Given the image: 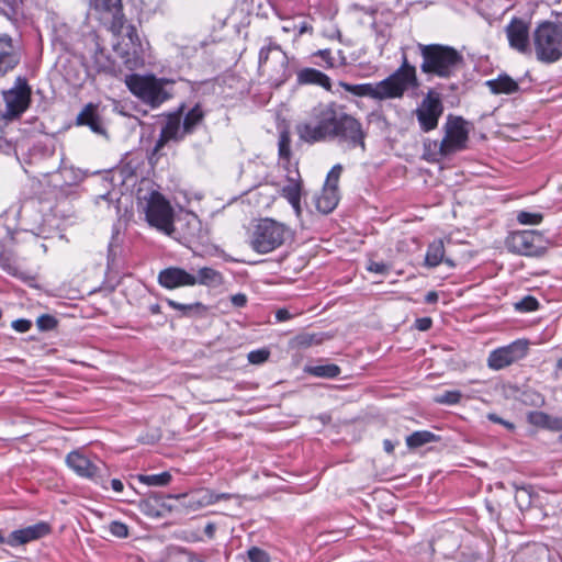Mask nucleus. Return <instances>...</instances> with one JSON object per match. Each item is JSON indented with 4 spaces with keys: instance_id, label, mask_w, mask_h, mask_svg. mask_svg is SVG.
<instances>
[{
    "instance_id": "f257e3e1",
    "label": "nucleus",
    "mask_w": 562,
    "mask_h": 562,
    "mask_svg": "<svg viewBox=\"0 0 562 562\" xmlns=\"http://www.w3.org/2000/svg\"><path fill=\"white\" fill-rule=\"evenodd\" d=\"M295 132L307 144L336 140L348 149L366 150V137L361 122L334 101L319 102L299 122Z\"/></svg>"
},
{
    "instance_id": "f03ea898",
    "label": "nucleus",
    "mask_w": 562,
    "mask_h": 562,
    "mask_svg": "<svg viewBox=\"0 0 562 562\" xmlns=\"http://www.w3.org/2000/svg\"><path fill=\"white\" fill-rule=\"evenodd\" d=\"M341 87L358 97H369L374 100L400 99L409 89L418 88L416 68L403 55L402 65L392 75L375 83L350 85L340 83Z\"/></svg>"
},
{
    "instance_id": "7ed1b4c3",
    "label": "nucleus",
    "mask_w": 562,
    "mask_h": 562,
    "mask_svg": "<svg viewBox=\"0 0 562 562\" xmlns=\"http://www.w3.org/2000/svg\"><path fill=\"white\" fill-rule=\"evenodd\" d=\"M423 63L420 69L424 74L440 78H450L461 68L462 55L453 47L440 44H419Z\"/></svg>"
},
{
    "instance_id": "20e7f679",
    "label": "nucleus",
    "mask_w": 562,
    "mask_h": 562,
    "mask_svg": "<svg viewBox=\"0 0 562 562\" xmlns=\"http://www.w3.org/2000/svg\"><path fill=\"white\" fill-rule=\"evenodd\" d=\"M532 50L543 64H553L562 57V29L554 22H541L532 33Z\"/></svg>"
},
{
    "instance_id": "39448f33",
    "label": "nucleus",
    "mask_w": 562,
    "mask_h": 562,
    "mask_svg": "<svg viewBox=\"0 0 562 562\" xmlns=\"http://www.w3.org/2000/svg\"><path fill=\"white\" fill-rule=\"evenodd\" d=\"M125 82L135 97L153 109L160 106L171 97V93L166 89L168 82L154 76L135 74L126 77Z\"/></svg>"
},
{
    "instance_id": "423d86ee",
    "label": "nucleus",
    "mask_w": 562,
    "mask_h": 562,
    "mask_svg": "<svg viewBox=\"0 0 562 562\" xmlns=\"http://www.w3.org/2000/svg\"><path fill=\"white\" fill-rule=\"evenodd\" d=\"M288 236V228L271 218L261 220L250 236V247L258 254H268L280 247Z\"/></svg>"
},
{
    "instance_id": "0eeeda50",
    "label": "nucleus",
    "mask_w": 562,
    "mask_h": 562,
    "mask_svg": "<svg viewBox=\"0 0 562 562\" xmlns=\"http://www.w3.org/2000/svg\"><path fill=\"white\" fill-rule=\"evenodd\" d=\"M465 125L467 123L462 117L452 115L448 116L443 126V138L440 143H434V146L438 147V154L441 157H448L467 148L469 131Z\"/></svg>"
},
{
    "instance_id": "6e6552de",
    "label": "nucleus",
    "mask_w": 562,
    "mask_h": 562,
    "mask_svg": "<svg viewBox=\"0 0 562 562\" xmlns=\"http://www.w3.org/2000/svg\"><path fill=\"white\" fill-rule=\"evenodd\" d=\"M147 222L164 232L171 235L173 232V211L169 202L159 193L151 192L145 207Z\"/></svg>"
},
{
    "instance_id": "1a4fd4ad",
    "label": "nucleus",
    "mask_w": 562,
    "mask_h": 562,
    "mask_svg": "<svg viewBox=\"0 0 562 562\" xmlns=\"http://www.w3.org/2000/svg\"><path fill=\"white\" fill-rule=\"evenodd\" d=\"M509 251L530 257H539L546 251L543 235L538 231H518L512 233L506 239Z\"/></svg>"
},
{
    "instance_id": "9d476101",
    "label": "nucleus",
    "mask_w": 562,
    "mask_h": 562,
    "mask_svg": "<svg viewBox=\"0 0 562 562\" xmlns=\"http://www.w3.org/2000/svg\"><path fill=\"white\" fill-rule=\"evenodd\" d=\"M66 464L79 476L95 483H102L106 473L105 464L99 460H91L81 450H74L66 457Z\"/></svg>"
},
{
    "instance_id": "9b49d317",
    "label": "nucleus",
    "mask_w": 562,
    "mask_h": 562,
    "mask_svg": "<svg viewBox=\"0 0 562 562\" xmlns=\"http://www.w3.org/2000/svg\"><path fill=\"white\" fill-rule=\"evenodd\" d=\"M443 113V104L440 95L430 90L423 99L415 114L423 132H430L438 126V121Z\"/></svg>"
},
{
    "instance_id": "f8f14e48",
    "label": "nucleus",
    "mask_w": 562,
    "mask_h": 562,
    "mask_svg": "<svg viewBox=\"0 0 562 562\" xmlns=\"http://www.w3.org/2000/svg\"><path fill=\"white\" fill-rule=\"evenodd\" d=\"M528 341L518 339L507 346L493 350L487 358V366L493 370L504 369L526 357Z\"/></svg>"
},
{
    "instance_id": "ddd939ff",
    "label": "nucleus",
    "mask_w": 562,
    "mask_h": 562,
    "mask_svg": "<svg viewBox=\"0 0 562 562\" xmlns=\"http://www.w3.org/2000/svg\"><path fill=\"white\" fill-rule=\"evenodd\" d=\"M31 90L25 80L18 79V85L11 90L4 92L5 116L16 117L23 113L30 103Z\"/></svg>"
},
{
    "instance_id": "4468645a",
    "label": "nucleus",
    "mask_w": 562,
    "mask_h": 562,
    "mask_svg": "<svg viewBox=\"0 0 562 562\" xmlns=\"http://www.w3.org/2000/svg\"><path fill=\"white\" fill-rule=\"evenodd\" d=\"M123 34L121 46V55L125 59V64L130 67L136 66L143 59L144 47L140 38L133 25L123 27L120 33Z\"/></svg>"
},
{
    "instance_id": "2eb2a0df",
    "label": "nucleus",
    "mask_w": 562,
    "mask_h": 562,
    "mask_svg": "<svg viewBox=\"0 0 562 562\" xmlns=\"http://www.w3.org/2000/svg\"><path fill=\"white\" fill-rule=\"evenodd\" d=\"M509 46L521 54H531L529 26L520 19H513L506 26Z\"/></svg>"
},
{
    "instance_id": "dca6fc26",
    "label": "nucleus",
    "mask_w": 562,
    "mask_h": 562,
    "mask_svg": "<svg viewBox=\"0 0 562 562\" xmlns=\"http://www.w3.org/2000/svg\"><path fill=\"white\" fill-rule=\"evenodd\" d=\"M49 532L50 526L45 521H40L32 526L12 531L8 536L5 543L10 547H18L38 540L47 536Z\"/></svg>"
},
{
    "instance_id": "f3484780",
    "label": "nucleus",
    "mask_w": 562,
    "mask_h": 562,
    "mask_svg": "<svg viewBox=\"0 0 562 562\" xmlns=\"http://www.w3.org/2000/svg\"><path fill=\"white\" fill-rule=\"evenodd\" d=\"M158 282L166 289H176L195 285L198 284V279L194 274L189 273L182 268L169 267L159 272Z\"/></svg>"
},
{
    "instance_id": "a211bd4d",
    "label": "nucleus",
    "mask_w": 562,
    "mask_h": 562,
    "mask_svg": "<svg viewBox=\"0 0 562 562\" xmlns=\"http://www.w3.org/2000/svg\"><path fill=\"white\" fill-rule=\"evenodd\" d=\"M90 7L100 13L111 14V30L113 33H121L125 24L122 12V0H89Z\"/></svg>"
},
{
    "instance_id": "6ab92c4d",
    "label": "nucleus",
    "mask_w": 562,
    "mask_h": 562,
    "mask_svg": "<svg viewBox=\"0 0 562 562\" xmlns=\"http://www.w3.org/2000/svg\"><path fill=\"white\" fill-rule=\"evenodd\" d=\"M183 134V131L181 132L180 115H169L165 125L161 128L159 138L157 139L156 145L154 147V151L159 153L161 148L170 140H180Z\"/></svg>"
},
{
    "instance_id": "aec40b11",
    "label": "nucleus",
    "mask_w": 562,
    "mask_h": 562,
    "mask_svg": "<svg viewBox=\"0 0 562 562\" xmlns=\"http://www.w3.org/2000/svg\"><path fill=\"white\" fill-rule=\"evenodd\" d=\"M20 63V55L8 35L0 36V76L11 71Z\"/></svg>"
},
{
    "instance_id": "412c9836",
    "label": "nucleus",
    "mask_w": 562,
    "mask_h": 562,
    "mask_svg": "<svg viewBox=\"0 0 562 562\" xmlns=\"http://www.w3.org/2000/svg\"><path fill=\"white\" fill-rule=\"evenodd\" d=\"M296 80L299 85H315L324 88L326 91L331 90L330 78L315 68H303L299 70Z\"/></svg>"
},
{
    "instance_id": "4be33fe9",
    "label": "nucleus",
    "mask_w": 562,
    "mask_h": 562,
    "mask_svg": "<svg viewBox=\"0 0 562 562\" xmlns=\"http://www.w3.org/2000/svg\"><path fill=\"white\" fill-rule=\"evenodd\" d=\"M77 125H87L90 130L95 133L103 135L105 133L101 120L97 113V105L88 103L77 115Z\"/></svg>"
},
{
    "instance_id": "5701e85b",
    "label": "nucleus",
    "mask_w": 562,
    "mask_h": 562,
    "mask_svg": "<svg viewBox=\"0 0 562 562\" xmlns=\"http://www.w3.org/2000/svg\"><path fill=\"white\" fill-rule=\"evenodd\" d=\"M77 125H87L90 130L95 133L103 135L105 133L101 120L97 113V105L88 103L77 115Z\"/></svg>"
},
{
    "instance_id": "b1692460",
    "label": "nucleus",
    "mask_w": 562,
    "mask_h": 562,
    "mask_svg": "<svg viewBox=\"0 0 562 562\" xmlns=\"http://www.w3.org/2000/svg\"><path fill=\"white\" fill-rule=\"evenodd\" d=\"M77 125H87L90 130L95 133L103 135L105 133L101 120L97 113V105L88 103L77 115Z\"/></svg>"
},
{
    "instance_id": "393cba45",
    "label": "nucleus",
    "mask_w": 562,
    "mask_h": 562,
    "mask_svg": "<svg viewBox=\"0 0 562 562\" xmlns=\"http://www.w3.org/2000/svg\"><path fill=\"white\" fill-rule=\"evenodd\" d=\"M272 56V59L276 60L282 69H285L288 66V57L284 54V52L281 49V47L272 43L269 40V44L267 46H263L259 52V69L265 70V68L268 65L269 58Z\"/></svg>"
},
{
    "instance_id": "a878e982",
    "label": "nucleus",
    "mask_w": 562,
    "mask_h": 562,
    "mask_svg": "<svg viewBox=\"0 0 562 562\" xmlns=\"http://www.w3.org/2000/svg\"><path fill=\"white\" fill-rule=\"evenodd\" d=\"M338 201V189L324 186L322 192L315 196V206L321 213L328 214L337 206Z\"/></svg>"
},
{
    "instance_id": "bb28decb",
    "label": "nucleus",
    "mask_w": 562,
    "mask_h": 562,
    "mask_svg": "<svg viewBox=\"0 0 562 562\" xmlns=\"http://www.w3.org/2000/svg\"><path fill=\"white\" fill-rule=\"evenodd\" d=\"M485 85L493 94H512L519 90L518 82L506 74L495 79L487 80Z\"/></svg>"
},
{
    "instance_id": "cd10ccee",
    "label": "nucleus",
    "mask_w": 562,
    "mask_h": 562,
    "mask_svg": "<svg viewBox=\"0 0 562 562\" xmlns=\"http://www.w3.org/2000/svg\"><path fill=\"white\" fill-rule=\"evenodd\" d=\"M447 263L449 267H454V262L450 258H445V246L441 239L435 240L428 246L425 262L428 267H437L441 262Z\"/></svg>"
},
{
    "instance_id": "c85d7f7f",
    "label": "nucleus",
    "mask_w": 562,
    "mask_h": 562,
    "mask_svg": "<svg viewBox=\"0 0 562 562\" xmlns=\"http://www.w3.org/2000/svg\"><path fill=\"white\" fill-rule=\"evenodd\" d=\"M0 268L12 277L25 278L24 272L16 265L12 250L8 249L2 243H0Z\"/></svg>"
},
{
    "instance_id": "c756f323",
    "label": "nucleus",
    "mask_w": 562,
    "mask_h": 562,
    "mask_svg": "<svg viewBox=\"0 0 562 562\" xmlns=\"http://www.w3.org/2000/svg\"><path fill=\"white\" fill-rule=\"evenodd\" d=\"M216 503L215 493L209 490L199 491L190 495L186 506L192 510L213 505Z\"/></svg>"
},
{
    "instance_id": "7c9ffc66",
    "label": "nucleus",
    "mask_w": 562,
    "mask_h": 562,
    "mask_svg": "<svg viewBox=\"0 0 562 562\" xmlns=\"http://www.w3.org/2000/svg\"><path fill=\"white\" fill-rule=\"evenodd\" d=\"M281 195L285 198L294 209L296 215L301 214V184L295 181H291L284 186L281 190Z\"/></svg>"
},
{
    "instance_id": "2f4dec72",
    "label": "nucleus",
    "mask_w": 562,
    "mask_h": 562,
    "mask_svg": "<svg viewBox=\"0 0 562 562\" xmlns=\"http://www.w3.org/2000/svg\"><path fill=\"white\" fill-rule=\"evenodd\" d=\"M305 372L317 378L333 379L340 374L341 370L337 364L325 363L308 366L305 368Z\"/></svg>"
},
{
    "instance_id": "473e14b6",
    "label": "nucleus",
    "mask_w": 562,
    "mask_h": 562,
    "mask_svg": "<svg viewBox=\"0 0 562 562\" xmlns=\"http://www.w3.org/2000/svg\"><path fill=\"white\" fill-rule=\"evenodd\" d=\"M195 277L198 279L199 284L207 286L218 285L223 281L222 274L210 267H203L199 269L198 274Z\"/></svg>"
},
{
    "instance_id": "72a5a7b5",
    "label": "nucleus",
    "mask_w": 562,
    "mask_h": 562,
    "mask_svg": "<svg viewBox=\"0 0 562 562\" xmlns=\"http://www.w3.org/2000/svg\"><path fill=\"white\" fill-rule=\"evenodd\" d=\"M437 436L427 430L415 431L406 438L409 448H418L426 443L436 441Z\"/></svg>"
},
{
    "instance_id": "f704fd0d",
    "label": "nucleus",
    "mask_w": 562,
    "mask_h": 562,
    "mask_svg": "<svg viewBox=\"0 0 562 562\" xmlns=\"http://www.w3.org/2000/svg\"><path fill=\"white\" fill-rule=\"evenodd\" d=\"M204 113L199 104L193 106L184 116L183 133H191L193 128L203 120Z\"/></svg>"
},
{
    "instance_id": "c9c22d12",
    "label": "nucleus",
    "mask_w": 562,
    "mask_h": 562,
    "mask_svg": "<svg viewBox=\"0 0 562 562\" xmlns=\"http://www.w3.org/2000/svg\"><path fill=\"white\" fill-rule=\"evenodd\" d=\"M138 480L149 486H166L171 481V474L169 472H162L159 474L139 475Z\"/></svg>"
},
{
    "instance_id": "e433bc0d",
    "label": "nucleus",
    "mask_w": 562,
    "mask_h": 562,
    "mask_svg": "<svg viewBox=\"0 0 562 562\" xmlns=\"http://www.w3.org/2000/svg\"><path fill=\"white\" fill-rule=\"evenodd\" d=\"M169 557L173 559H186L187 562H205L198 554L181 547L169 548Z\"/></svg>"
},
{
    "instance_id": "4c0bfd02",
    "label": "nucleus",
    "mask_w": 562,
    "mask_h": 562,
    "mask_svg": "<svg viewBox=\"0 0 562 562\" xmlns=\"http://www.w3.org/2000/svg\"><path fill=\"white\" fill-rule=\"evenodd\" d=\"M160 501V497L157 494H151L147 498L140 501L139 508L140 510L149 516H159L160 513L158 509L155 508V505H157Z\"/></svg>"
},
{
    "instance_id": "58836bf2",
    "label": "nucleus",
    "mask_w": 562,
    "mask_h": 562,
    "mask_svg": "<svg viewBox=\"0 0 562 562\" xmlns=\"http://www.w3.org/2000/svg\"><path fill=\"white\" fill-rule=\"evenodd\" d=\"M167 304L179 311L181 316H190L195 312H199L203 308V305L201 303H193V304H181L173 300H167Z\"/></svg>"
},
{
    "instance_id": "ea45409f",
    "label": "nucleus",
    "mask_w": 562,
    "mask_h": 562,
    "mask_svg": "<svg viewBox=\"0 0 562 562\" xmlns=\"http://www.w3.org/2000/svg\"><path fill=\"white\" fill-rule=\"evenodd\" d=\"M542 220L543 215L538 212L520 211L517 214V222L521 225H538Z\"/></svg>"
},
{
    "instance_id": "a19ab883",
    "label": "nucleus",
    "mask_w": 562,
    "mask_h": 562,
    "mask_svg": "<svg viewBox=\"0 0 562 562\" xmlns=\"http://www.w3.org/2000/svg\"><path fill=\"white\" fill-rule=\"evenodd\" d=\"M462 397V394L460 391L452 390V391H445L442 394L438 395L436 397V402L439 404H448L453 405L458 404Z\"/></svg>"
},
{
    "instance_id": "79ce46f5",
    "label": "nucleus",
    "mask_w": 562,
    "mask_h": 562,
    "mask_svg": "<svg viewBox=\"0 0 562 562\" xmlns=\"http://www.w3.org/2000/svg\"><path fill=\"white\" fill-rule=\"evenodd\" d=\"M321 340L314 334H301L294 337L293 344L300 348H306L312 345L318 344Z\"/></svg>"
},
{
    "instance_id": "37998d69",
    "label": "nucleus",
    "mask_w": 562,
    "mask_h": 562,
    "mask_svg": "<svg viewBox=\"0 0 562 562\" xmlns=\"http://www.w3.org/2000/svg\"><path fill=\"white\" fill-rule=\"evenodd\" d=\"M36 325L42 331L52 330L57 326V319L52 315L44 314L37 317Z\"/></svg>"
},
{
    "instance_id": "c03bdc74",
    "label": "nucleus",
    "mask_w": 562,
    "mask_h": 562,
    "mask_svg": "<svg viewBox=\"0 0 562 562\" xmlns=\"http://www.w3.org/2000/svg\"><path fill=\"white\" fill-rule=\"evenodd\" d=\"M515 306L520 312H532L538 310L539 302L533 296H525Z\"/></svg>"
},
{
    "instance_id": "a18cd8bd",
    "label": "nucleus",
    "mask_w": 562,
    "mask_h": 562,
    "mask_svg": "<svg viewBox=\"0 0 562 562\" xmlns=\"http://www.w3.org/2000/svg\"><path fill=\"white\" fill-rule=\"evenodd\" d=\"M341 172H342V166L339 164L335 165L328 172L327 179H326V182L324 186L338 189V182H339Z\"/></svg>"
},
{
    "instance_id": "49530a36",
    "label": "nucleus",
    "mask_w": 562,
    "mask_h": 562,
    "mask_svg": "<svg viewBox=\"0 0 562 562\" xmlns=\"http://www.w3.org/2000/svg\"><path fill=\"white\" fill-rule=\"evenodd\" d=\"M290 137L286 133H282L279 138V156L283 159H289L291 155Z\"/></svg>"
},
{
    "instance_id": "de8ad7c7",
    "label": "nucleus",
    "mask_w": 562,
    "mask_h": 562,
    "mask_svg": "<svg viewBox=\"0 0 562 562\" xmlns=\"http://www.w3.org/2000/svg\"><path fill=\"white\" fill-rule=\"evenodd\" d=\"M248 559L250 562H269V555L266 551L260 548L252 547L247 551Z\"/></svg>"
},
{
    "instance_id": "09e8293b",
    "label": "nucleus",
    "mask_w": 562,
    "mask_h": 562,
    "mask_svg": "<svg viewBox=\"0 0 562 562\" xmlns=\"http://www.w3.org/2000/svg\"><path fill=\"white\" fill-rule=\"evenodd\" d=\"M270 352L267 349L252 350L248 353V361L252 364H261L268 360Z\"/></svg>"
},
{
    "instance_id": "8fccbe9b",
    "label": "nucleus",
    "mask_w": 562,
    "mask_h": 562,
    "mask_svg": "<svg viewBox=\"0 0 562 562\" xmlns=\"http://www.w3.org/2000/svg\"><path fill=\"white\" fill-rule=\"evenodd\" d=\"M110 532L117 538H126L128 536V528L121 521H112Z\"/></svg>"
},
{
    "instance_id": "3c124183",
    "label": "nucleus",
    "mask_w": 562,
    "mask_h": 562,
    "mask_svg": "<svg viewBox=\"0 0 562 562\" xmlns=\"http://www.w3.org/2000/svg\"><path fill=\"white\" fill-rule=\"evenodd\" d=\"M32 322L24 318H19L12 322V328L19 333H26L31 329Z\"/></svg>"
},
{
    "instance_id": "603ef678",
    "label": "nucleus",
    "mask_w": 562,
    "mask_h": 562,
    "mask_svg": "<svg viewBox=\"0 0 562 562\" xmlns=\"http://www.w3.org/2000/svg\"><path fill=\"white\" fill-rule=\"evenodd\" d=\"M368 270L370 272L379 273V274H385L389 272L390 267L384 262H378V261H370L368 265Z\"/></svg>"
},
{
    "instance_id": "864d4df0",
    "label": "nucleus",
    "mask_w": 562,
    "mask_h": 562,
    "mask_svg": "<svg viewBox=\"0 0 562 562\" xmlns=\"http://www.w3.org/2000/svg\"><path fill=\"white\" fill-rule=\"evenodd\" d=\"M550 417L551 416H549L544 413H536L535 415L531 416V420L536 425H540V426L548 428Z\"/></svg>"
},
{
    "instance_id": "5fc2aeb1",
    "label": "nucleus",
    "mask_w": 562,
    "mask_h": 562,
    "mask_svg": "<svg viewBox=\"0 0 562 562\" xmlns=\"http://www.w3.org/2000/svg\"><path fill=\"white\" fill-rule=\"evenodd\" d=\"M415 324H416L417 329H419L422 331H426L431 327L432 321L429 317H423V318H417Z\"/></svg>"
},
{
    "instance_id": "6e6d98bb",
    "label": "nucleus",
    "mask_w": 562,
    "mask_h": 562,
    "mask_svg": "<svg viewBox=\"0 0 562 562\" xmlns=\"http://www.w3.org/2000/svg\"><path fill=\"white\" fill-rule=\"evenodd\" d=\"M487 418H488V420H491L493 423L504 425L508 429H514V424H512L510 422L504 420L502 417H499L498 415H496L494 413H490L487 415Z\"/></svg>"
},
{
    "instance_id": "4d7b16f0",
    "label": "nucleus",
    "mask_w": 562,
    "mask_h": 562,
    "mask_svg": "<svg viewBox=\"0 0 562 562\" xmlns=\"http://www.w3.org/2000/svg\"><path fill=\"white\" fill-rule=\"evenodd\" d=\"M548 429L562 430V417H550Z\"/></svg>"
},
{
    "instance_id": "13d9d810",
    "label": "nucleus",
    "mask_w": 562,
    "mask_h": 562,
    "mask_svg": "<svg viewBox=\"0 0 562 562\" xmlns=\"http://www.w3.org/2000/svg\"><path fill=\"white\" fill-rule=\"evenodd\" d=\"M246 302H247V297L244 294L238 293V294H235L232 296V303L236 307L245 306Z\"/></svg>"
},
{
    "instance_id": "bf43d9fd",
    "label": "nucleus",
    "mask_w": 562,
    "mask_h": 562,
    "mask_svg": "<svg viewBox=\"0 0 562 562\" xmlns=\"http://www.w3.org/2000/svg\"><path fill=\"white\" fill-rule=\"evenodd\" d=\"M317 55L322 57V59L326 63V65L328 67H333L334 66V60H333V57L330 55V50L323 49V50H319L317 53Z\"/></svg>"
},
{
    "instance_id": "052dcab7",
    "label": "nucleus",
    "mask_w": 562,
    "mask_h": 562,
    "mask_svg": "<svg viewBox=\"0 0 562 562\" xmlns=\"http://www.w3.org/2000/svg\"><path fill=\"white\" fill-rule=\"evenodd\" d=\"M291 317H292V315L285 308H280L276 312V318L278 322H285V321L290 319Z\"/></svg>"
},
{
    "instance_id": "680f3d73",
    "label": "nucleus",
    "mask_w": 562,
    "mask_h": 562,
    "mask_svg": "<svg viewBox=\"0 0 562 562\" xmlns=\"http://www.w3.org/2000/svg\"><path fill=\"white\" fill-rule=\"evenodd\" d=\"M111 487H112L115 492L121 493V492L123 491V488H124V485H123V483H122V481H121V480H119V479H113V480L111 481Z\"/></svg>"
},
{
    "instance_id": "e2e57ef3",
    "label": "nucleus",
    "mask_w": 562,
    "mask_h": 562,
    "mask_svg": "<svg viewBox=\"0 0 562 562\" xmlns=\"http://www.w3.org/2000/svg\"><path fill=\"white\" fill-rule=\"evenodd\" d=\"M425 301H426V303H429V304L436 303L438 301L437 292H435V291L428 292L425 296Z\"/></svg>"
},
{
    "instance_id": "0e129e2a",
    "label": "nucleus",
    "mask_w": 562,
    "mask_h": 562,
    "mask_svg": "<svg viewBox=\"0 0 562 562\" xmlns=\"http://www.w3.org/2000/svg\"><path fill=\"white\" fill-rule=\"evenodd\" d=\"M215 524L213 522H209L205 528H204V532L205 535L209 537V538H213L214 537V533H215Z\"/></svg>"
},
{
    "instance_id": "69168bd1",
    "label": "nucleus",
    "mask_w": 562,
    "mask_h": 562,
    "mask_svg": "<svg viewBox=\"0 0 562 562\" xmlns=\"http://www.w3.org/2000/svg\"><path fill=\"white\" fill-rule=\"evenodd\" d=\"M299 34L302 35L303 33L305 32H308L312 30V27L306 23V22H302L299 26Z\"/></svg>"
},
{
    "instance_id": "338daca9",
    "label": "nucleus",
    "mask_w": 562,
    "mask_h": 562,
    "mask_svg": "<svg viewBox=\"0 0 562 562\" xmlns=\"http://www.w3.org/2000/svg\"><path fill=\"white\" fill-rule=\"evenodd\" d=\"M231 497H232V495L227 494V493H221V494H216L215 493L216 503L222 501V499H228Z\"/></svg>"
},
{
    "instance_id": "774afa93",
    "label": "nucleus",
    "mask_w": 562,
    "mask_h": 562,
    "mask_svg": "<svg viewBox=\"0 0 562 562\" xmlns=\"http://www.w3.org/2000/svg\"><path fill=\"white\" fill-rule=\"evenodd\" d=\"M384 449L386 452L391 453L394 450V446L391 443V441L385 440L384 441Z\"/></svg>"
}]
</instances>
